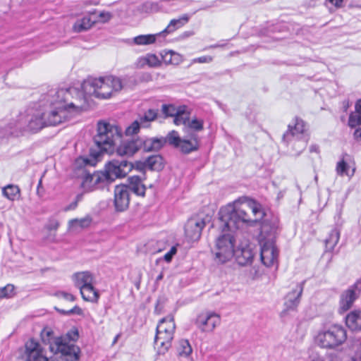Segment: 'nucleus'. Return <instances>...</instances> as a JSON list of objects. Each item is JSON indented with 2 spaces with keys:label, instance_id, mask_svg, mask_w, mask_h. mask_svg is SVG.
<instances>
[{
  "label": "nucleus",
  "instance_id": "nucleus-49",
  "mask_svg": "<svg viewBox=\"0 0 361 361\" xmlns=\"http://www.w3.org/2000/svg\"><path fill=\"white\" fill-rule=\"evenodd\" d=\"M55 295L68 301H74L75 300V297L73 295L64 291H59Z\"/></svg>",
  "mask_w": 361,
  "mask_h": 361
},
{
  "label": "nucleus",
  "instance_id": "nucleus-51",
  "mask_svg": "<svg viewBox=\"0 0 361 361\" xmlns=\"http://www.w3.org/2000/svg\"><path fill=\"white\" fill-rule=\"evenodd\" d=\"M80 197H81L80 195H77L76 200L74 202L69 204L68 206H66L64 208V211L67 212V211L75 209L78 206V202L80 200Z\"/></svg>",
  "mask_w": 361,
  "mask_h": 361
},
{
  "label": "nucleus",
  "instance_id": "nucleus-25",
  "mask_svg": "<svg viewBox=\"0 0 361 361\" xmlns=\"http://www.w3.org/2000/svg\"><path fill=\"white\" fill-rule=\"evenodd\" d=\"M128 184L126 185L129 192H132L137 196L144 197L145 195L146 186L143 183L140 177L133 176L128 178Z\"/></svg>",
  "mask_w": 361,
  "mask_h": 361
},
{
  "label": "nucleus",
  "instance_id": "nucleus-15",
  "mask_svg": "<svg viewBox=\"0 0 361 361\" xmlns=\"http://www.w3.org/2000/svg\"><path fill=\"white\" fill-rule=\"evenodd\" d=\"M206 225L203 218L193 216L189 219L185 225V233L186 237L192 241L200 239L202 231Z\"/></svg>",
  "mask_w": 361,
  "mask_h": 361
},
{
  "label": "nucleus",
  "instance_id": "nucleus-20",
  "mask_svg": "<svg viewBox=\"0 0 361 361\" xmlns=\"http://www.w3.org/2000/svg\"><path fill=\"white\" fill-rule=\"evenodd\" d=\"M137 142L140 149L145 152H158L168 143L167 135L165 137H138Z\"/></svg>",
  "mask_w": 361,
  "mask_h": 361
},
{
  "label": "nucleus",
  "instance_id": "nucleus-14",
  "mask_svg": "<svg viewBox=\"0 0 361 361\" xmlns=\"http://www.w3.org/2000/svg\"><path fill=\"white\" fill-rule=\"evenodd\" d=\"M174 332L172 331L171 325L169 330L162 327H157V332L154 338V345L159 355H164L171 347Z\"/></svg>",
  "mask_w": 361,
  "mask_h": 361
},
{
  "label": "nucleus",
  "instance_id": "nucleus-8",
  "mask_svg": "<svg viewBox=\"0 0 361 361\" xmlns=\"http://www.w3.org/2000/svg\"><path fill=\"white\" fill-rule=\"evenodd\" d=\"M73 94L78 97L76 99L78 100L80 104L82 93L76 88L60 89L54 92V94L53 92H51L49 95L55 97V99L51 101V105H56L52 109H57L59 107L65 109L66 111V118H68V111L71 109H72L73 111H79V104L69 102L70 98L73 97Z\"/></svg>",
  "mask_w": 361,
  "mask_h": 361
},
{
  "label": "nucleus",
  "instance_id": "nucleus-36",
  "mask_svg": "<svg viewBox=\"0 0 361 361\" xmlns=\"http://www.w3.org/2000/svg\"><path fill=\"white\" fill-rule=\"evenodd\" d=\"M188 21V18H182L179 19H173L170 21L168 26L161 32V34H170L177 29L181 27L185 23Z\"/></svg>",
  "mask_w": 361,
  "mask_h": 361
},
{
  "label": "nucleus",
  "instance_id": "nucleus-10",
  "mask_svg": "<svg viewBox=\"0 0 361 361\" xmlns=\"http://www.w3.org/2000/svg\"><path fill=\"white\" fill-rule=\"evenodd\" d=\"M133 168V164L124 158L114 159L106 164L105 171L114 182L117 178L125 177Z\"/></svg>",
  "mask_w": 361,
  "mask_h": 361
},
{
  "label": "nucleus",
  "instance_id": "nucleus-41",
  "mask_svg": "<svg viewBox=\"0 0 361 361\" xmlns=\"http://www.w3.org/2000/svg\"><path fill=\"white\" fill-rule=\"evenodd\" d=\"M161 111L166 117H174L179 112V106L176 107L173 104H163Z\"/></svg>",
  "mask_w": 361,
  "mask_h": 361
},
{
  "label": "nucleus",
  "instance_id": "nucleus-9",
  "mask_svg": "<svg viewBox=\"0 0 361 361\" xmlns=\"http://www.w3.org/2000/svg\"><path fill=\"white\" fill-rule=\"evenodd\" d=\"M168 144L174 148L178 149L183 154H190L199 149V141L196 135H192L191 138H181L178 133L171 130L167 134Z\"/></svg>",
  "mask_w": 361,
  "mask_h": 361
},
{
  "label": "nucleus",
  "instance_id": "nucleus-24",
  "mask_svg": "<svg viewBox=\"0 0 361 361\" xmlns=\"http://www.w3.org/2000/svg\"><path fill=\"white\" fill-rule=\"evenodd\" d=\"M137 142V138L123 142L116 149L117 154L121 158L124 156H133L140 149Z\"/></svg>",
  "mask_w": 361,
  "mask_h": 361
},
{
  "label": "nucleus",
  "instance_id": "nucleus-39",
  "mask_svg": "<svg viewBox=\"0 0 361 361\" xmlns=\"http://www.w3.org/2000/svg\"><path fill=\"white\" fill-rule=\"evenodd\" d=\"M185 106H179V112L174 116L173 122L176 125L184 124L187 126L188 121L189 120V115L186 114Z\"/></svg>",
  "mask_w": 361,
  "mask_h": 361
},
{
  "label": "nucleus",
  "instance_id": "nucleus-4",
  "mask_svg": "<svg viewBox=\"0 0 361 361\" xmlns=\"http://www.w3.org/2000/svg\"><path fill=\"white\" fill-rule=\"evenodd\" d=\"M245 204L240 207L228 204L220 209L219 212V228L222 233L238 229L240 224H247L253 226L252 217L247 213Z\"/></svg>",
  "mask_w": 361,
  "mask_h": 361
},
{
  "label": "nucleus",
  "instance_id": "nucleus-26",
  "mask_svg": "<svg viewBox=\"0 0 361 361\" xmlns=\"http://www.w3.org/2000/svg\"><path fill=\"white\" fill-rule=\"evenodd\" d=\"M245 206L248 211H250L252 214V222L253 224L261 221L265 216V212L260 203L256 202L254 200H249L245 203Z\"/></svg>",
  "mask_w": 361,
  "mask_h": 361
},
{
  "label": "nucleus",
  "instance_id": "nucleus-62",
  "mask_svg": "<svg viewBox=\"0 0 361 361\" xmlns=\"http://www.w3.org/2000/svg\"><path fill=\"white\" fill-rule=\"evenodd\" d=\"M41 188H42V180H39L38 185H37V192L38 195H40Z\"/></svg>",
  "mask_w": 361,
  "mask_h": 361
},
{
  "label": "nucleus",
  "instance_id": "nucleus-17",
  "mask_svg": "<svg viewBox=\"0 0 361 361\" xmlns=\"http://www.w3.org/2000/svg\"><path fill=\"white\" fill-rule=\"evenodd\" d=\"M114 203L117 212L126 210L130 204V192L126 185H118L114 188Z\"/></svg>",
  "mask_w": 361,
  "mask_h": 361
},
{
  "label": "nucleus",
  "instance_id": "nucleus-64",
  "mask_svg": "<svg viewBox=\"0 0 361 361\" xmlns=\"http://www.w3.org/2000/svg\"><path fill=\"white\" fill-rule=\"evenodd\" d=\"M159 303V300H158V301H157V305H156V310H157V308H158Z\"/></svg>",
  "mask_w": 361,
  "mask_h": 361
},
{
  "label": "nucleus",
  "instance_id": "nucleus-48",
  "mask_svg": "<svg viewBox=\"0 0 361 361\" xmlns=\"http://www.w3.org/2000/svg\"><path fill=\"white\" fill-rule=\"evenodd\" d=\"M55 310L63 315H71V314L81 315L82 314V309L80 307H78V305H75L73 308H71L69 310H65L59 309L57 307H55Z\"/></svg>",
  "mask_w": 361,
  "mask_h": 361
},
{
  "label": "nucleus",
  "instance_id": "nucleus-54",
  "mask_svg": "<svg viewBox=\"0 0 361 361\" xmlns=\"http://www.w3.org/2000/svg\"><path fill=\"white\" fill-rule=\"evenodd\" d=\"M344 0H326V2H329L334 5L336 8H339L343 7V3Z\"/></svg>",
  "mask_w": 361,
  "mask_h": 361
},
{
  "label": "nucleus",
  "instance_id": "nucleus-32",
  "mask_svg": "<svg viewBox=\"0 0 361 361\" xmlns=\"http://www.w3.org/2000/svg\"><path fill=\"white\" fill-rule=\"evenodd\" d=\"M20 192V188L15 185H8L2 188L3 195L11 201L18 199Z\"/></svg>",
  "mask_w": 361,
  "mask_h": 361
},
{
  "label": "nucleus",
  "instance_id": "nucleus-11",
  "mask_svg": "<svg viewBox=\"0 0 361 361\" xmlns=\"http://www.w3.org/2000/svg\"><path fill=\"white\" fill-rule=\"evenodd\" d=\"M112 183V178L109 176L105 171H98L92 175H87L82 182V186L90 190H109V187Z\"/></svg>",
  "mask_w": 361,
  "mask_h": 361
},
{
  "label": "nucleus",
  "instance_id": "nucleus-61",
  "mask_svg": "<svg viewBox=\"0 0 361 361\" xmlns=\"http://www.w3.org/2000/svg\"><path fill=\"white\" fill-rule=\"evenodd\" d=\"M164 278V274L163 272H161L156 278V281L158 282L161 280H162Z\"/></svg>",
  "mask_w": 361,
  "mask_h": 361
},
{
  "label": "nucleus",
  "instance_id": "nucleus-19",
  "mask_svg": "<svg viewBox=\"0 0 361 361\" xmlns=\"http://www.w3.org/2000/svg\"><path fill=\"white\" fill-rule=\"evenodd\" d=\"M25 353L27 356L25 361H48L44 349L41 344L32 338L25 343Z\"/></svg>",
  "mask_w": 361,
  "mask_h": 361
},
{
  "label": "nucleus",
  "instance_id": "nucleus-35",
  "mask_svg": "<svg viewBox=\"0 0 361 361\" xmlns=\"http://www.w3.org/2000/svg\"><path fill=\"white\" fill-rule=\"evenodd\" d=\"M161 57L164 62L166 64L178 65L182 61L181 56L171 50L165 51L164 54L161 55Z\"/></svg>",
  "mask_w": 361,
  "mask_h": 361
},
{
  "label": "nucleus",
  "instance_id": "nucleus-18",
  "mask_svg": "<svg viewBox=\"0 0 361 361\" xmlns=\"http://www.w3.org/2000/svg\"><path fill=\"white\" fill-rule=\"evenodd\" d=\"M361 291V279L341 295L340 308L343 311L349 310Z\"/></svg>",
  "mask_w": 361,
  "mask_h": 361
},
{
  "label": "nucleus",
  "instance_id": "nucleus-30",
  "mask_svg": "<svg viewBox=\"0 0 361 361\" xmlns=\"http://www.w3.org/2000/svg\"><path fill=\"white\" fill-rule=\"evenodd\" d=\"M94 23V20H92L90 17L85 16L75 21L73 26V29L76 32H82L89 30Z\"/></svg>",
  "mask_w": 361,
  "mask_h": 361
},
{
  "label": "nucleus",
  "instance_id": "nucleus-58",
  "mask_svg": "<svg viewBox=\"0 0 361 361\" xmlns=\"http://www.w3.org/2000/svg\"><path fill=\"white\" fill-rule=\"evenodd\" d=\"M67 336L69 337V340L71 341H76L78 338V331H73V336H71L70 333L67 334Z\"/></svg>",
  "mask_w": 361,
  "mask_h": 361
},
{
  "label": "nucleus",
  "instance_id": "nucleus-46",
  "mask_svg": "<svg viewBox=\"0 0 361 361\" xmlns=\"http://www.w3.org/2000/svg\"><path fill=\"white\" fill-rule=\"evenodd\" d=\"M361 125V115L355 112H352L349 115L348 126L351 128Z\"/></svg>",
  "mask_w": 361,
  "mask_h": 361
},
{
  "label": "nucleus",
  "instance_id": "nucleus-38",
  "mask_svg": "<svg viewBox=\"0 0 361 361\" xmlns=\"http://www.w3.org/2000/svg\"><path fill=\"white\" fill-rule=\"evenodd\" d=\"M140 66L148 65L150 67H157L161 64L159 58L155 54H147L139 59Z\"/></svg>",
  "mask_w": 361,
  "mask_h": 361
},
{
  "label": "nucleus",
  "instance_id": "nucleus-37",
  "mask_svg": "<svg viewBox=\"0 0 361 361\" xmlns=\"http://www.w3.org/2000/svg\"><path fill=\"white\" fill-rule=\"evenodd\" d=\"M192 347L186 339H181L178 341L177 352L179 356L188 357L192 353Z\"/></svg>",
  "mask_w": 361,
  "mask_h": 361
},
{
  "label": "nucleus",
  "instance_id": "nucleus-28",
  "mask_svg": "<svg viewBox=\"0 0 361 361\" xmlns=\"http://www.w3.org/2000/svg\"><path fill=\"white\" fill-rule=\"evenodd\" d=\"M345 324L351 331H361V311L355 310L350 312L345 317Z\"/></svg>",
  "mask_w": 361,
  "mask_h": 361
},
{
  "label": "nucleus",
  "instance_id": "nucleus-47",
  "mask_svg": "<svg viewBox=\"0 0 361 361\" xmlns=\"http://www.w3.org/2000/svg\"><path fill=\"white\" fill-rule=\"evenodd\" d=\"M142 127V124L138 120L133 121L130 126L126 129V134L127 135H133L139 132L140 128Z\"/></svg>",
  "mask_w": 361,
  "mask_h": 361
},
{
  "label": "nucleus",
  "instance_id": "nucleus-1",
  "mask_svg": "<svg viewBox=\"0 0 361 361\" xmlns=\"http://www.w3.org/2000/svg\"><path fill=\"white\" fill-rule=\"evenodd\" d=\"M66 120V111L61 107L41 112L20 114L6 127V135L19 136L25 133H36L49 126H56Z\"/></svg>",
  "mask_w": 361,
  "mask_h": 361
},
{
  "label": "nucleus",
  "instance_id": "nucleus-27",
  "mask_svg": "<svg viewBox=\"0 0 361 361\" xmlns=\"http://www.w3.org/2000/svg\"><path fill=\"white\" fill-rule=\"evenodd\" d=\"M73 280L75 287L79 289L93 283L94 278L89 271L78 272L73 275Z\"/></svg>",
  "mask_w": 361,
  "mask_h": 361
},
{
  "label": "nucleus",
  "instance_id": "nucleus-7",
  "mask_svg": "<svg viewBox=\"0 0 361 361\" xmlns=\"http://www.w3.org/2000/svg\"><path fill=\"white\" fill-rule=\"evenodd\" d=\"M346 339V330L339 324H333L323 328L315 337L317 345L326 349H335L341 345Z\"/></svg>",
  "mask_w": 361,
  "mask_h": 361
},
{
  "label": "nucleus",
  "instance_id": "nucleus-60",
  "mask_svg": "<svg viewBox=\"0 0 361 361\" xmlns=\"http://www.w3.org/2000/svg\"><path fill=\"white\" fill-rule=\"evenodd\" d=\"M310 152H316V153H318V152H319V147H318V145H313L310 146Z\"/></svg>",
  "mask_w": 361,
  "mask_h": 361
},
{
  "label": "nucleus",
  "instance_id": "nucleus-43",
  "mask_svg": "<svg viewBox=\"0 0 361 361\" xmlns=\"http://www.w3.org/2000/svg\"><path fill=\"white\" fill-rule=\"evenodd\" d=\"M171 325L172 331L175 332L176 325L174 322V319L173 317L169 316L165 318L161 319L159 321V324L157 327H162V329H166V331L169 330V326Z\"/></svg>",
  "mask_w": 361,
  "mask_h": 361
},
{
  "label": "nucleus",
  "instance_id": "nucleus-56",
  "mask_svg": "<svg viewBox=\"0 0 361 361\" xmlns=\"http://www.w3.org/2000/svg\"><path fill=\"white\" fill-rule=\"evenodd\" d=\"M355 109V113L361 115V99L356 102Z\"/></svg>",
  "mask_w": 361,
  "mask_h": 361
},
{
  "label": "nucleus",
  "instance_id": "nucleus-34",
  "mask_svg": "<svg viewBox=\"0 0 361 361\" xmlns=\"http://www.w3.org/2000/svg\"><path fill=\"white\" fill-rule=\"evenodd\" d=\"M161 33L157 35H140L133 38V42L136 45H149L155 42L157 36L160 35Z\"/></svg>",
  "mask_w": 361,
  "mask_h": 361
},
{
  "label": "nucleus",
  "instance_id": "nucleus-63",
  "mask_svg": "<svg viewBox=\"0 0 361 361\" xmlns=\"http://www.w3.org/2000/svg\"><path fill=\"white\" fill-rule=\"evenodd\" d=\"M312 361H324V360L322 357H318L313 359Z\"/></svg>",
  "mask_w": 361,
  "mask_h": 361
},
{
  "label": "nucleus",
  "instance_id": "nucleus-50",
  "mask_svg": "<svg viewBox=\"0 0 361 361\" xmlns=\"http://www.w3.org/2000/svg\"><path fill=\"white\" fill-rule=\"evenodd\" d=\"M177 252V249L175 246L171 247L170 250L166 253L164 256V259L166 262H170L173 257Z\"/></svg>",
  "mask_w": 361,
  "mask_h": 361
},
{
  "label": "nucleus",
  "instance_id": "nucleus-3",
  "mask_svg": "<svg viewBox=\"0 0 361 361\" xmlns=\"http://www.w3.org/2000/svg\"><path fill=\"white\" fill-rule=\"evenodd\" d=\"M81 87L85 95L108 99L114 92L120 91L123 88V84L119 78L109 75L99 78H87L84 80Z\"/></svg>",
  "mask_w": 361,
  "mask_h": 361
},
{
  "label": "nucleus",
  "instance_id": "nucleus-16",
  "mask_svg": "<svg viewBox=\"0 0 361 361\" xmlns=\"http://www.w3.org/2000/svg\"><path fill=\"white\" fill-rule=\"evenodd\" d=\"M260 245V257L266 267H271L277 263L279 252L275 243H259Z\"/></svg>",
  "mask_w": 361,
  "mask_h": 361
},
{
  "label": "nucleus",
  "instance_id": "nucleus-22",
  "mask_svg": "<svg viewBox=\"0 0 361 361\" xmlns=\"http://www.w3.org/2000/svg\"><path fill=\"white\" fill-rule=\"evenodd\" d=\"M304 284L305 281L297 284L296 288L286 295L284 302L286 310H294L297 308L300 302Z\"/></svg>",
  "mask_w": 361,
  "mask_h": 361
},
{
  "label": "nucleus",
  "instance_id": "nucleus-52",
  "mask_svg": "<svg viewBox=\"0 0 361 361\" xmlns=\"http://www.w3.org/2000/svg\"><path fill=\"white\" fill-rule=\"evenodd\" d=\"M194 61L195 62H198V63H210L212 61V57L209 56H201L197 59H195Z\"/></svg>",
  "mask_w": 361,
  "mask_h": 361
},
{
  "label": "nucleus",
  "instance_id": "nucleus-5",
  "mask_svg": "<svg viewBox=\"0 0 361 361\" xmlns=\"http://www.w3.org/2000/svg\"><path fill=\"white\" fill-rule=\"evenodd\" d=\"M122 131L117 126L105 121L97 123V133L94 142L102 152L111 153L117 142L121 140Z\"/></svg>",
  "mask_w": 361,
  "mask_h": 361
},
{
  "label": "nucleus",
  "instance_id": "nucleus-13",
  "mask_svg": "<svg viewBox=\"0 0 361 361\" xmlns=\"http://www.w3.org/2000/svg\"><path fill=\"white\" fill-rule=\"evenodd\" d=\"M279 221L276 217L266 218L262 223L258 235L259 243H275Z\"/></svg>",
  "mask_w": 361,
  "mask_h": 361
},
{
  "label": "nucleus",
  "instance_id": "nucleus-45",
  "mask_svg": "<svg viewBox=\"0 0 361 361\" xmlns=\"http://www.w3.org/2000/svg\"><path fill=\"white\" fill-rule=\"evenodd\" d=\"M203 124L202 120L193 118L191 121L188 120L187 126L195 131H201L203 130Z\"/></svg>",
  "mask_w": 361,
  "mask_h": 361
},
{
  "label": "nucleus",
  "instance_id": "nucleus-40",
  "mask_svg": "<svg viewBox=\"0 0 361 361\" xmlns=\"http://www.w3.org/2000/svg\"><path fill=\"white\" fill-rule=\"evenodd\" d=\"M349 157L346 153L342 154V159L337 163L336 172L339 176L348 175V164L346 163L345 158Z\"/></svg>",
  "mask_w": 361,
  "mask_h": 361
},
{
  "label": "nucleus",
  "instance_id": "nucleus-31",
  "mask_svg": "<svg viewBox=\"0 0 361 361\" xmlns=\"http://www.w3.org/2000/svg\"><path fill=\"white\" fill-rule=\"evenodd\" d=\"M92 222V218L87 215L81 219H73L69 221L68 224L71 229L77 230L78 228H87Z\"/></svg>",
  "mask_w": 361,
  "mask_h": 361
},
{
  "label": "nucleus",
  "instance_id": "nucleus-6",
  "mask_svg": "<svg viewBox=\"0 0 361 361\" xmlns=\"http://www.w3.org/2000/svg\"><path fill=\"white\" fill-rule=\"evenodd\" d=\"M47 338L42 336V341L44 343L49 345V350L51 353L56 354L60 353L66 361H78L80 358V348L70 343L66 338L52 337L53 332L47 331L44 332Z\"/></svg>",
  "mask_w": 361,
  "mask_h": 361
},
{
  "label": "nucleus",
  "instance_id": "nucleus-2",
  "mask_svg": "<svg viewBox=\"0 0 361 361\" xmlns=\"http://www.w3.org/2000/svg\"><path fill=\"white\" fill-rule=\"evenodd\" d=\"M233 237L229 233L220 235L216 242L214 250V260L221 264L229 261L234 255L236 262L241 266L252 263L254 254L250 247H243L234 251Z\"/></svg>",
  "mask_w": 361,
  "mask_h": 361
},
{
  "label": "nucleus",
  "instance_id": "nucleus-53",
  "mask_svg": "<svg viewBox=\"0 0 361 361\" xmlns=\"http://www.w3.org/2000/svg\"><path fill=\"white\" fill-rule=\"evenodd\" d=\"M99 16L104 22H107L111 18V14L109 12L102 11L99 13Z\"/></svg>",
  "mask_w": 361,
  "mask_h": 361
},
{
  "label": "nucleus",
  "instance_id": "nucleus-23",
  "mask_svg": "<svg viewBox=\"0 0 361 361\" xmlns=\"http://www.w3.org/2000/svg\"><path fill=\"white\" fill-rule=\"evenodd\" d=\"M164 166V159L160 154L149 156L143 162L137 164V167L140 170L148 169L151 171H159Z\"/></svg>",
  "mask_w": 361,
  "mask_h": 361
},
{
  "label": "nucleus",
  "instance_id": "nucleus-33",
  "mask_svg": "<svg viewBox=\"0 0 361 361\" xmlns=\"http://www.w3.org/2000/svg\"><path fill=\"white\" fill-rule=\"evenodd\" d=\"M158 116V110L155 109H148L142 116L139 117V122L142 124V127L147 128L149 127V123L154 121Z\"/></svg>",
  "mask_w": 361,
  "mask_h": 361
},
{
  "label": "nucleus",
  "instance_id": "nucleus-21",
  "mask_svg": "<svg viewBox=\"0 0 361 361\" xmlns=\"http://www.w3.org/2000/svg\"><path fill=\"white\" fill-rule=\"evenodd\" d=\"M305 123L300 118H296L293 125L289 124L287 131L283 135L284 142H289L293 139L300 140L305 132Z\"/></svg>",
  "mask_w": 361,
  "mask_h": 361
},
{
  "label": "nucleus",
  "instance_id": "nucleus-55",
  "mask_svg": "<svg viewBox=\"0 0 361 361\" xmlns=\"http://www.w3.org/2000/svg\"><path fill=\"white\" fill-rule=\"evenodd\" d=\"M353 138L357 142H361V128H357L353 133Z\"/></svg>",
  "mask_w": 361,
  "mask_h": 361
},
{
  "label": "nucleus",
  "instance_id": "nucleus-57",
  "mask_svg": "<svg viewBox=\"0 0 361 361\" xmlns=\"http://www.w3.org/2000/svg\"><path fill=\"white\" fill-rule=\"evenodd\" d=\"M59 227V223L57 221H53L51 223H50L48 226H47V228L49 230H56Z\"/></svg>",
  "mask_w": 361,
  "mask_h": 361
},
{
  "label": "nucleus",
  "instance_id": "nucleus-12",
  "mask_svg": "<svg viewBox=\"0 0 361 361\" xmlns=\"http://www.w3.org/2000/svg\"><path fill=\"white\" fill-rule=\"evenodd\" d=\"M221 323L219 314L211 312H203L197 315L195 324L202 332H212Z\"/></svg>",
  "mask_w": 361,
  "mask_h": 361
},
{
  "label": "nucleus",
  "instance_id": "nucleus-59",
  "mask_svg": "<svg viewBox=\"0 0 361 361\" xmlns=\"http://www.w3.org/2000/svg\"><path fill=\"white\" fill-rule=\"evenodd\" d=\"M355 353L357 357L361 360V342L360 343L359 346H357Z\"/></svg>",
  "mask_w": 361,
  "mask_h": 361
},
{
  "label": "nucleus",
  "instance_id": "nucleus-42",
  "mask_svg": "<svg viewBox=\"0 0 361 361\" xmlns=\"http://www.w3.org/2000/svg\"><path fill=\"white\" fill-rule=\"evenodd\" d=\"M339 238V231L337 229L332 230L329 234V237L326 240V246L334 248L338 242Z\"/></svg>",
  "mask_w": 361,
  "mask_h": 361
},
{
  "label": "nucleus",
  "instance_id": "nucleus-44",
  "mask_svg": "<svg viewBox=\"0 0 361 361\" xmlns=\"http://www.w3.org/2000/svg\"><path fill=\"white\" fill-rule=\"evenodd\" d=\"M14 286L7 284L4 287L0 288V298H11L14 295Z\"/></svg>",
  "mask_w": 361,
  "mask_h": 361
},
{
  "label": "nucleus",
  "instance_id": "nucleus-29",
  "mask_svg": "<svg viewBox=\"0 0 361 361\" xmlns=\"http://www.w3.org/2000/svg\"><path fill=\"white\" fill-rule=\"evenodd\" d=\"M80 292L82 299L85 301L97 302L99 298V294L92 283L80 288Z\"/></svg>",
  "mask_w": 361,
  "mask_h": 361
}]
</instances>
